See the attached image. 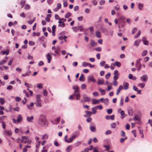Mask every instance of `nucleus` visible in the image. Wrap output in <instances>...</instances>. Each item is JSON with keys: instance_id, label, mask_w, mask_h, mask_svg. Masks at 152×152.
<instances>
[{"instance_id": "32", "label": "nucleus", "mask_w": 152, "mask_h": 152, "mask_svg": "<svg viewBox=\"0 0 152 152\" xmlns=\"http://www.w3.org/2000/svg\"><path fill=\"white\" fill-rule=\"evenodd\" d=\"M26 1L25 0H22L20 2V4L22 5L21 8H23L26 3Z\"/></svg>"}, {"instance_id": "63", "label": "nucleus", "mask_w": 152, "mask_h": 152, "mask_svg": "<svg viewBox=\"0 0 152 152\" xmlns=\"http://www.w3.org/2000/svg\"><path fill=\"white\" fill-rule=\"evenodd\" d=\"M6 62V61L5 60H3L1 61L0 62V65H3L4 63Z\"/></svg>"}, {"instance_id": "4", "label": "nucleus", "mask_w": 152, "mask_h": 152, "mask_svg": "<svg viewBox=\"0 0 152 152\" xmlns=\"http://www.w3.org/2000/svg\"><path fill=\"white\" fill-rule=\"evenodd\" d=\"M62 20H64V21H66V20L64 18H60L59 19V20L58 21V23L59 24H61V23H62V25L61 24H59L58 26H60L61 27H64L65 26V23L64 22H62Z\"/></svg>"}, {"instance_id": "33", "label": "nucleus", "mask_w": 152, "mask_h": 152, "mask_svg": "<svg viewBox=\"0 0 152 152\" xmlns=\"http://www.w3.org/2000/svg\"><path fill=\"white\" fill-rule=\"evenodd\" d=\"M140 42V41L138 40H136L134 42V45L137 47L139 45Z\"/></svg>"}, {"instance_id": "6", "label": "nucleus", "mask_w": 152, "mask_h": 152, "mask_svg": "<svg viewBox=\"0 0 152 152\" xmlns=\"http://www.w3.org/2000/svg\"><path fill=\"white\" fill-rule=\"evenodd\" d=\"M88 82H90L91 81L94 82L95 81V80L94 78L92 75H90L88 77Z\"/></svg>"}, {"instance_id": "18", "label": "nucleus", "mask_w": 152, "mask_h": 152, "mask_svg": "<svg viewBox=\"0 0 152 152\" xmlns=\"http://www.w3.org/2000/svg\"><path fill=\"white\" fill-rule=\"evenodd\" d=\"M60 51V47L59 46H58L56 47L55 50V52L58 55L59 54V52Z\"/></svg>"}, {"instance_id": "9", "label": "nucleus", "mask_w": 152, "mask_h": 152, "mask_svg": "<svg viewBox=\"0 0 152 152\" xmlns=\"http://www.w3.org/2000/svg\"><path fill=\"white\" fill-rule=\"evenodd\" d=\"M148 79V76L146 75H144L140 77V79H142L144 82H146Z\"/></svg>"}, {"instance_id": "23", "label": "nucleus", "mask_w": 152, "mask_h": 152, "mask_svg": "<svg viewBox=\"0 0 152 152\" xmlns=\"http://www.w3.org/2000/svg\"><path fill=\"white\" fill-rule=\"evenodd\" d=\"M133 89L135 91H137L139 94H140L141 91L140 90H138V88L137 87L134 86L133 87Z\"/></svg>"}, {"instance_id": "11", "label": "nucleus", "mask_w": 152, "mask_h": 152, "mask_svg": "<svg viewBox=\"0 0 152 152\" xmlns=\"http://www.w3.org/2000/svg\"><path fill=\"white\" fill-rule=\"evenodd\" d=\"M61 4L60 3H58L57 4V8H55L54 10V11L55 12L57 11L58 9H60L61 8Z\"/></svg>"}, {"instance_id": "43", "label": "nucleus", "mask_w": 152, "mask_h": 152, "mask_svg": "<svg viewBox=\"0 0 152 152\" xmlns=\"http://www.w3.org/2000/svg\"><path fill=\"white\" fill-rule=\"evenodd\" d=\"M145 84L144 83H140L138 85V86L143 88L145 86Z\"/></svg>"}, {"instance_id": "12", "label": "nucleus", "mask_w": 152, "mask_h": 152, "mask_svg": "<svg viewBox=\"0 0 152 152\" xmlns=\"http://www.w3.org/2000/svg\"><path fill=\"white\" fill-rule=\"evenodd\" d=\"M17 122L18 123H19L23 119L21 115H18L17 116Z\"/></svg>"}, {"instance_id": "22", "label": "nucleus", "mask_w": 152, "mask_h": 152, "mask_svg": "<svg viewBox=\"0 0 152 152\" xmlns=\"http://www.w3.org/2000/svg\"><path fill=\"white\" fill-rule=\"evenodd\" d=\"M33 118H34L32 116H31V117H27V120L28 122H32V121L31 120H33Z\"/></svg>"}, {"instance_id": "17", "label": "nucleus", "mask_w": 152, "mask_h": 152, "mask_svg": "<svg viewBox=\"0 0 152 152\" xmlns=\"http://www.w3.org/2000/svg\"><path fill=\"white\" fill-rule=\"evenodd\" d=\"M104 80L102 79H99L98 80L97 83L99 85H102L104 84Z\"/></svg>"}, {"instance_id": "55", "label": "nucleus", "mask_w": 152, "mask_h": 152, "mask_svg": "<svg viewBox=\"0 0 152 152\" xmlns=\"http://www.w3.org/2000/svg\"><path fill=\"white\" fill-rule=\"evenodd\" d=\"M42 83H39L37 84V87L39 88H41L42 87Z\"/></svg>"}, {"instance_id": "45", "label": "nucleus", "mask_w": 152, "mask_h": 152, "mask_svg": "<svg viewBox=\"0 0 152 152\" xmlns=\"http://www.w3.org/2000/svg\"><path fill=\"white\" fill-rule=\"evenodd\" d=\"M30 5L29 4H26L24 9L26 10H28L30 9Z\"/></svg>"}, {"instance_id": "24", "label": "nucleus", "mask_w": 152, "mask_h": 152, "mask_svg": "<svg viewBox=\"0 0 152 152\" xmlns=\"http://www.w3.org/2000/svg\"><path fill=\"white\" fill-rule=\"evenodd\" d=\"M84 77L83 75V74H81V75H80V77L79 80L80 81H83V82L84 81Z\"/></svg>"}, {"instance_id": "21", "label": "nucleus", "mask_w": 152, "mask_h": 152, "mask_svg": "<svg viewBox=\"0 0 152 152\" xmlns=\"http://www.w3.org/2000/svg\"><path fill=\"white\" fill-rule=\"evenodd\" d=\"M90 129L91 130L92 132H95L96 131V128L95 126H90Z\"/></svg>"}, {"instance_id": "62", "label": "nucleus", "mask_w": 152, "mask_h": 152, "mask_svg": "<svg viewBox=\"0 0 152 152\" xmlns=\"http://www.w3.org/2000/svg\"><path fill=\"white\" fill-rule=\"evenodd\" d=\"M110 73H108L107 74H106L105 75V78L107 79H108L109 78L110 76Z\"/></svg>"}, {"instance_id": "34", "label": "nucleus", "mask_w": 152, "mask_h": 152, "mask_svg": "<svg viewBox=\"0 0 152 152\" xmlns=\"http://www.w3.org/2000/svg\"><path fill=\"white\" fill-rule=\"evenodd\" d=\"M85 113H86L87 115L88 116L90 117L92 115V112L89 111H85Z\"/></svg>"}, {"instance_id": "48", "label": "nucleus", "mask_w": 152, "mask_h": 152, "mask_svg": "<svg viewBox=\"0 0 152 152\" xmlns=\"http://www.w3.org/2000/svg\"><path fill=\"white\" fill-rule=\"evenodd\" d=\"M78 30H80V31H82L83 30V28L82 26H78Z\"/></svg>"}, {"instance_id": "10", "label": "nucleus", "mask_w": 152, "mask_h": 152, "mask_svg": "<svg viewBox=\"0 0 152 152\" xmlns=\"http://www.w3.org/2000/svg\"><path fill=\"white\" fill-rule=\"evenodd\" d=\"M46 58L48 61V62L50 63V62L51 60L52 59V57L49 53H48L46 55Z\"/></svg>"}, {"instance_id": "28", "label": "nucleus", "mask_w": 152, "mask_h": 152, "mask_svg": "<svg viewBox=\"0 0 152 152\" xmlns=\"http://www.w3.org/2000/svg\"><path fill=\"white\" fill-rule=\"evenodd\" d=\"M5 102V100L3 98L0 97V103L3 104Z\"/></svg>"}, {"instance_id": "49", "label": "nucleus", "mask_w": 152, "mask_h": 152, "mask_svg": "<svg viewBox=\"0 0 152 152\" xmlns=\"http://www.w3.org/2000/svg\"><path fill=\"white\" fill-rule=\"evenodd\" d=\"M141 65V63L140 62L138 61H136V63H135V65L136 66H139Z\"/></svg>"}, {"instance_id": "46", "label": "nucleus", "mask_w": 152, "mask_h": 152, "mask_svg": "<svg viewBox=\"0 0 152 152\" xmlns=\"http://www.w3.org/2000/svg\"><path fill=\"white\" fill-rule=\"evenodd\" d=\"M147 51L146 50H144L143 51L142 53V56H144L146 55V54L147 53Z\"/></svg>"}, {"instance_id": "16", "label": "nucleus", "mask_w": 152, "mask_h": 152, "mask_svg": "<svg viewBox=\"0 0 152 152\" xmlns=\"http://www.w3.org/2000/svg\"><path fill=\"white\" fill-rule=\"evenodd\" d=\"M103 102L105 105H108L109 104L108 99L107 98L104 99Z\"/></svg>"}, {"instance_id": "57", "label": "nucleus", "mask_w": 152, "mask_h": 152, "mask_svg": "<svg viewBox=\"0 0 152 152\" xmlns=\"http://www.w3.org/2000/svg\"><path fill=\"white\" fill-rule=\"evenodd\" d=\"M40 35V34L39 33H35L34 32L33 33V36H39Z\"/></svg>"}, {"instance_id": "20", "label": "nucleus", "mask_w": 152, "mask_h": 152, "mask_svg": "<svg viewBox=\"0 0 152 152\" xmlns=\"http://www.w3.org/2000/svg\"><path fill=\"white\" fill-rule=\"evenodd\" d=\"M133 119L134 120L137 121H140V117L137 115H135L134 118H133Z\"/></svg>"}, {"instance_id": "30", "label": "nucleus", "mask_w": 152, "mask_h": 152, "mask_svg": "<svg viewBox=\"0 0 152 152\" xmlns=\"http://www.w3.org/2000/svg\"><path fill=\"white\" fill-rule=\"evenodd\" d=\"M31 142V141L29 139L27 140H25L24 141V143L28 144H30Z\"/></svg>"}, {"instance_id": "27", "label": "nucleus", "mask_w": 152, "mask_h": 152, "mask_svg": "<svg viewBox=\"0 0 152 152\" xmlns=\"http://www.w3.org/2000/svg\"><path fill=\"white\" fill-rule=\"evenodd\" d=\"M1 53L3 55L6 54V55H8L9 53V51L8 50L6 51H2L1 52Z\"/></svg>"}, {"instance_id": "31", "label": "nucleus", "mask_w": 152, "mask_h": 152, "mask_svg": "<svg viewBox=\"0 0 152 152\" xmlns=\"http://www.w3.org/2000/svg\"><path fill=\"white\" fill-rule=\"evenodd\" d=\"M111 127L112 128L114 129L115 128L116 126V124L114 122L111 124Z\"/></svg>"}, {"instance_id": "51", "label": "nucleus", "mask_w": 152, "mask_h": 152, "mask_svg": "<svg viewBox=\"0 0 152 152\" xmlns=\"http://www.w3.org/2000/svg\"><path fill=\"white\" fill-rule=\"evenodd\" d=\"M21 138L22 139H24V140H28L29 139H28V136H22V137H21Z\"/></svg>"}, {"instance_id": "50", "label": "nucleus", "mask_w": 152, "mask_h": 152, "mask_svg": "<svg viewBox=\"0 0 152 152\" xmlns=\"http://www.w3.org/2000/svg\"><path fill=\"white\" fill-rule=\"evenodd\" d=\"M132 133L134 134V137H136L137 136L136 134V131L135 130H134L132 131Z\"/></svg>"}, {"instance_id": "47", "label": "nucleus", "mask_w": 152, "mask_h": 152, "mask_svg": "<svg viewBox=\"0 0 152 152\" xmlns=\"http://www.w3.org/2000/svg\"><path fill=\"white\" fill-rule=\"evenodd\" d=\"M73 88L75 90V92L76 91H77L79 89V87L77 86H73Z\"/></svg>"}, {"instance_id": "61", "label": "nucleus", "mask_w": 152, "mask_h": 152, "mask_svg": "<svg viewBox=\"0 0 152 152\" xmlns=\"http://www.w3.org/2000/svg\"><path fill=\"white\" fill-rule=\"evenodd\" d=\"M128 113L129 115L131 116L132 115L133 113V111L131 110H128Z\"/></svg>"}, {"instance_id": "1", "label": "nucleus", "mask_w": 152, "mask_h": 152, "mask_svg": "<svg viewBox=\"0 0 152 152\" xmlns=\"http://www.w3.org/2000/svg\"><path fill=\"white\" fill-rule=\"evenodd\" d=\"M38 122L41 126L46 127L48 125L47 121L45 116L42 115H40Z\"/></svg>"}, {"instance_id": "29", "label": "nucleus", "mask_w": 152, "mask_h": 152, "mask_svg": "<svg viewBox=\"0 0 152 152\" xmlns=\"http://www.w3.org/2000/svg\"><path fill=\"white\" fill-rule=\"evenodd\" d=\"M124 97L122 96L121 97L120 103V105L121 106H122L123 105V103L124 102Z\"/></svg>"}, {"instance_id": "35", "label": "nucleus", "mask_w": 152, "mask_h": 152, "mask_svg": "<svg viewBox=\"0 0 152 152\" xmlns=\"http://www.w3.org/2000/svg\"><path fill=\"white\" fill-rule=\"evenodd\" d=\"M75 139L72 136L70 137L69 138V140H68V142L67 143H70L72 142L73 140Z\"/></svg>"}, {"instance_id": "56", "label": "nucleus", "mask_w": 152, "mask_h": 152, "mask_svg": "<svg viewBox=\"0 0 152 152\" xmlns=\"http://www.w3.org/2000/svg\"><path fill=\"white\" fill-rule=\"evenodd\" d=\"M13 110L14 111H18L19 110L20 108L19 107H17L14 108Z\"/></svg>"}, {"instance_id": "42", "label": "nucleus", "mask_w": 152, "mask_h": 152, "mask_svg": "<svg viewBox=\"0 0 152 152\" xmlns=\"http://www.w3.org/2000/svg\"><path fill=\"white\" fill-rule=\"evenodd\" d=\"M114 9L116 11H118L120 9V7L119 5H117L114 7Z\"/></svg>"}, {"instance_id": "25", "label": "nucleus", "mask_w": 152, "mask_h": 152, "mask_svg": "<svg viewBox=\"0 0 152 152\" xmlns=\"http://www.w3.org/2000/svg\"><path fill=\"white\" fill-rule=\"evenodd\" d=\"M114 64L115 66H116L118 67H120L121 66V64L120 62H118L117 61H115L114 63Z\"/></svg>"}, {"instance_id": "36", "label": "nucleus", "mask_w": 152, "mask_h": 152, "mask_svg": "<svg viewBox=\"0 0 152 152\" xmlns=\"http://www.w3.org/2000/svg\"><path fill=\"white\" fill-rule=\"evenodd\" d=\"M72 29L73 31L75 32H77L78 30V27H72Z\"/></svg>"}, {"instance_id": "52", "label": "nucleus", "mask_w": 152, "mask_h": 152, "mask_svg": "<svg viewBox=\"0 0 152 152\" xmlns=\"http://www.w3.org/2000/svg\"><path fill=\"white\" fill-rule=\"evenodd\" d=\"M125 132L123 130L121 131V137H125Z\"/></svg>"}, {"instance_id": "60", "label": "nucleus", "mask_w": 152, "mask_h": 152, "mask_svg": "<svg viewBox=\"0 0 152 152\" xmlns=\"http://www.w3.org/2000/svg\"><path fill=\"white\" fill-rule=\"evenodd\" d=\"M111 131L110 130H107L105 134L106 135H108L111 134Z\"/></svg>"}, {"instance_id": "8", "label": "nucleus", "mask_w": 152, "mask_h": 152, "mask_svg": "<svg viewBox=\"0 0 152 152\" xmlns=\"http://www.w3.org/2000/svg\"><path fill=\"white\" fill-rule=\"evenodd\" d=\"M4 134L7 136H11L12 134V133L11 130H5L3 132Z\"/></svg>"}, {"instance_id": "37", "label": "nucleus", "mask_w": 152, "mask_h": 152, "mask_svg": "<svg viewBox=\"0 0 152 152\" xmlns=\"http://www.w3.org/2000/svg\"><path fill=\"white\" fill-rule=\"evenodd\" d=\"M143 5L141 3H139L138 4V8L140 10H141L143 7Z\"/></svg>"}, {"instance_id": "38", "label": "nucleus", "mask_w": 152, "mask_h": 152, "mask_svg": "<svg viewBox=\"0 0 152 152\" xmlns=\"http://www.w3.org/2000/svg\"><path fill=\"white\" fill-rule=\"evenodd\" d=\"M71 147L70 149V151H71L72 150V146L71 145H69L67 148L66 149V151L67 152H69V148Z\"/></svg>"}, {"instance_id": "5", "label": "nucleus", "mask_w": 152, "mask_h": 152, "mask_svg": "<svg viewBox=\"0 0 152 152\" xmlns=\"http://www.w3.org/2000/svg\"><path fill=\"white\" fill-rule=\"evenodd\" d=\"M80 134V132L78 130H76L72 134V136L75 139L78 137Z\"/></svg>"}, {"instance_id": "40", "label": "nucleus", "mask_w": 152, "mask_h": 152, "mask_svg": "<svg viewBox=\"0 0 152 152\" xmlns=\"http://www.w3.org/2000/svg\"><path fill=\"white\" fill-rule=\"evenodd\" d=\"M88 63L85 62H83L82 63V65L84 67H86L88 65Z\"/></svg>"}, {"instance_id": "19", "label": "nucleus", "mask_w": 152, "mask_h": 152, "mask_svg": "<svg viewBox=\"0 0 152 152\" xmlns=\"http://www.w3.org/2000/svg\"><path fill=\"white\" fill-rule=\"evenodd\" d=\"M96 36L98 38H100L101 36L100 32L99 31H96L95 32Z\"/></svg>"}, {"instance_id": "26", "label": "nucleus", "mask_w": 152, "mask_h": 152, "mask_svg": "<svg viewBox=\"0 0 152 152\" xmlns=\"http://www.w3.org/2000/svg\"><path fill=\"white\" fill-rule=\"evenodd\" d=\"M71 15V14L69 12H67L65 15V17L66 18H68Z\"/></svg>"}, {"instance_id": "44", "label": "nucleus", "mask_w": 152, "mask_h": 152, "mask_svg": "<svg viewBox=\"0 0 152 152\" xmlns=\"http://www.w3.org/2000/svg\"><path fill=\"white\" fill-rule=\"evenodd\" d=\"M113 85L114 86H116L118 84V82L116 80H114V81L113 82Z\"/></svg>"}, {"instance_id": "58", "label": "nucleus", "mask_w": 152, "mask_h": 152, "mask_svg": "<svg viewBox=\"0 0 152 152\" xmlns=\"http://www.w3.org/2000/svg\"><path fill=\"white\" fill-rule=\"evenodd\" d=\"M95 107H93L92 108V110L93 111V112H92V113L93 114H95L96 112V111L95 110Z\"/></svg>"}, {"instance_id": "59", "label": "nucleus", "mask_w": 152, "mask_h": 152, "mask_svg": "<svg viewBox=\"0 0 152 152\" xmlns=\"http://www.w3.org/2000/svg\"><path fill=\"white\" fill-rule=\"evenodd\" d=\"M107 112L108 114H110L112 112V110L111 109H108L107 110Z\"/></svg>"}, {"instance_id": "39", "label": "nucleus", "mask_w": 152, "mask_h": 152, "mask_svg": "<svg viewBox=\"0 0 152 152\" xmlns=\"http://www.w3.org/2000/svg\"><path fill=\"white\" fill-rule=\"evenodd\" d=\"M35 18H34L33 20H31L28 21V23L29 24H31L34 21Z\"/></svg>"}, {"instance_id": "3", "label": "nucleus", "mask_w": 152, "mask_h": 152, "mask_svg": "<svg viewBox=\"0 0 152 152\" xmlns=\"http://www.w3.org/2000/svg\"><path fill=\"white\" fill-rule=\"evenodd\" d=\"M41 96H36V104L37 106L40 107L42 106L41 101L40 99Z\"/></svg>"}, {"instance_id": "14", "label": "nucleus", "mask_w": 152, "mask_h": 152, "mask_svg": "<svg viewBox=\"0 0 152 152\" xmlns=\"http://www.w3.org/2000/svg\"><path fill=\"white\" fill-rule=\"evenodd\" d=\"M142 41L143 42V43L145 45H147L148 44V41L146 40V38L144 37L143 38Z\"/></svg>"}, {"instance_id": "15", "label": "nucleus", "mask_w": 152, "mask_h": 152, "mask_svg": "<svg viewBox=\"0 0 152 152\" xmlns=\"http://www.w3.org/2000/svg\"><path fill=\"white\" fill-rule=\"evenodd\" d=\"M99 100L96 99H92V103L93 104H99Z\"/></svg>"}, {"instance_id": "2", "label": "nucleus", "mask_w": 152, "mask_h": 152, "mask_svg": "<svg viewBox=\"0 0 152 152\" xmlns=\"http://www.w3.org/2000/svg\"><path fill=\"white\" fill-rule=\"evenodd\" d=\"M123 85L124 86L122 85L119 86V88L117 90V91L116 93V94L117 95L120 92V91L122 90L123 89L127 90L128 89L129 86V84L128 83L125 82H124L123 83Z\"/></svg>"}, {"instance_id": "13", "label": "nucleus", "mask_w": 152, "mask_h": 152, "mask_svg": "<svg viewBox=\"0 0 152 152\" xmlns=\"http://www.w3.org/2000/svg\"><path fill=\"white\" fill-rule=\"evenodd\" d=\"M83 101L85 102H89L91 101V98L88 96L83 97Z\"/></svg>"}, {"instance_id": "41", "label": "nucleus", "mask_w": 152, "mask_h": 152, "mask_svg": "<svg viewBox=\"0 0 152 152\" xmlns=\"http://www.w3.org/2000/svg\"><path fill=\"white\" fill-rule=\"evenodd\" d=\"M140 34H141V31H140V30H139L138 31L137 34L134 37V38H138L140 36Z\"/></svg>"}, {"instance_id": "53", "label": "nucleus", "mask_w": 152, "mask_h": 152, "mask_svg": "<svg viewBox=\"0 0 152 152\" xmlns=\"http://www.w3.org/2000/svg\"><path fill=\"white\" fill-rule=\"evenodd\" d=\"M99 91L102 93V94H105V91L104 90L102 89L101 88L99 89Z\"/></svg>"}, {"instance_id": "54", "label": "nucleus", "mask_w": 152, "mask_h": 152, "mask_svg": "<svg viewBox=\"0 0 152 152\" xmlns=\"http://www.w3.org/2000/svg\"><path fill=\"white\" fill-rule=\"evenodd\" d=\"M115 65L114 64V63H112L111 65L110 68L112 70H113L115 68Z\"/></svg>"}, {"instance_id": "64", "label": "nucleus", "mask_w": 152, "mask_h": 152, "mask_svg": "<svg viewBox=\"0 0 152 152\" xmlns=\"http://www.w3.org/2000/svg\"><path fill=\"white\" fill-rule=\"evenodd\" d=\"M45 146H43L41 152H47L48 151L47 150L45 149Z\"/></svg>"}, {"instance_id": "7", "label": "nucleus", "mask_w": 152, "mask_h": 152, "mask_svg": "<svg viewBox=\"0 0 152 152\" xmlns=\"http://www.w3.org/2000/svg\"><path fill=\"white\" fill-rule=\"evenodd\" d=\"M114 76L113 77V79L117 80L118 79L119 76L118 71L117 70H115L114 71Z\"/></svg>"}]
</instances>
